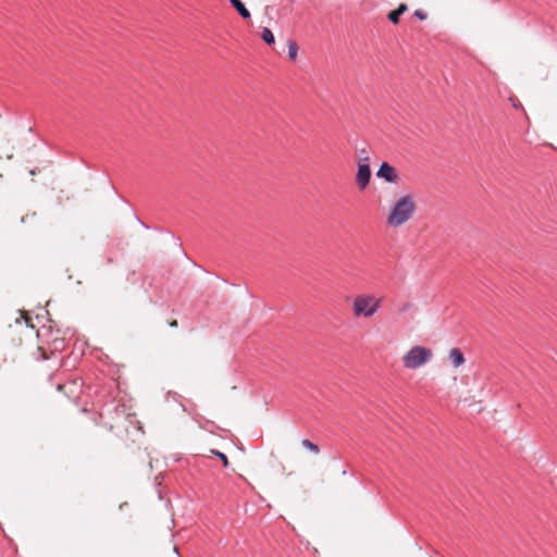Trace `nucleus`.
I'll return each mask as SVG.
<instances>
[{
    "instance_id": "obj_15",
    "label": "nucleus",
    "mask_w": 557,
    "mask_h": 557,
    "mask_svg": "<svg viewBox=\"0 0 557 557\" xmlns=\"http://www.w3.org/2000/svg\"><path fill=\"white\" fill-rule=\"evenodd\" d=\"M407 10H408V7L405 3L399 4L398 8L396 9V11L399 12V14H403Z\"/></svg>"
},
{
    "instance_id": "obj_8",
    "label": "nucleus",
    "mask_w": 557,
    "mask_h": 557,
    "mask_svg": "<svg viewBox=\"0 0 557 557\" xmlns=\"http://www.w3.org/2000/svg\"><path fill=\"white\" fill-rule=\"evenodd\" d=\"M298 45L295 40H288L287 41V52H288V58L293 61L296 60L297 58V54H298Z\"/></svg>"
},
{
    "instance_id": "obj_12",
    "label": "nucleus",
    "mask_w": 557,
    "mask_h": 557,
    "mask_svg": "<svg viewBox=\"0 0 557 557\" xmlns=\"http://www.w3.org/2000/svg\"><path fill=\"white\" fill-rule=\"evenodd\" d=\"M401 14H399V12H397L396 10L394 11H391L387 15V18L393 23V24H397L398 21H399V17H400Z\"/></svg>"
},
{
    "instance_id": "obj_9",
    "label": "nucleus",
    "mask_w": 557,
    "mask_h": 557,
    "mask_svg": "<svg viewBox=\"0 0 557 557\" xmlns=\"http://www.w3.org/2000/svg\"><path fill=\"white\" fill-rule=\"evenodd\" d=\"M301 446L309 450L310 453H312L313 455H319L320 454V448L317 444H314L313 442H311L310 440L308 438H304L301 441Z\"/></svg>"
},
{
    "instance_id": "obj_2",
    "label": "nucleus",
    "mask_w": 557,
    "mask_h": 557,
    "mask_svg": "<svg viewBox=\"0 0 557 557\" xmlns=\"http://www.w3.org/2000/svg\"><path fill=\"white\" fill-rule=\"evenodd\" d=\"M383 297L374 294H359L351 301V311L355 318L371 319L382 309Z\"/></svg>"
},
{
    "instance_id": "obj_7",
    "label": "nucleus",
    "mask_w": 557,
    "mask_h": 557,
    "mask_svg": "<svg viewBox=\"0 0 557 557\" xmlns=\"http://www.w3.org/2000/svg\"><path fill=\"white\" fill-rule=\"evenodd\" d=\"M233 8L238 12V14L245 18H250L251 14L249 10L245 7V4L240 0H228Z\"/></svg>"
},
{
    "instance_id": "obj_3",
    "label": "nucleus",
    "mask_w": 557,
    "mask_h": 557,
    "mask_svg": "<svg viewBox=\"0 0 557 557\" xmlns=\"http://www.w3.org/2000/svg\"><path fill=\"white\" fill-rule=\"evenodd\" d=\"M433 358V351L421 345L411 346L401 357L403 367L406 370H417L426 364Z\"/></svg>"
},
{
    "instance_id": "obj_6",
    "label": "nucleus",
    "mask_w": 557,
    "mask_h": 557,
    "mask_svg": "<svg viewBox=\"0 0 557 557\" xmlns=\"http://www.w3.org/2000/svg\"><path fill=\"white\" fill-rule=\"evenodd\" d=\"M448 359L454 369H458L466 363L463 352L459 348H451L448 350Z\"/></svg>"
},
{
    "instance_id": "obj_14",
    "label": "nucleus",
    "mask_w": 557,
    "mask_h": 557,
    "mask_svg": "<svg viewBox=\"0 0 557 557\" xmlns=\"http://www.w3.org/2000/svg\"><path fill=\"white\" fill-rule=\"evenodd\" d=\"M414 15L417 18H419L420 21H423L426 18V13L423 12L422 10H416L414 12Z\"/></svg>"
},
{
    "instance_id": "obj_10",
    "label": "nucleus",
    "mask_w": 557,
    "mask_h": 557,
    "mask_svg": "<svg viewBox=\"0 0 557 557\" xmlns=\"http://www.w3.org/2000/svg\"><path fill=\"white\" fill-rule=\"evenodd\" d=\"M261 38L267 45H273L275 42L274 35L269 27L262 28Z\"/></svg>"
},
{
    "instance_id": "obj_1",
    "label": "nucleus",
    "mask_w": 557,
    "mask_h": 557,
    "mask_svg": "<svg viewBox=\"0 0 557 557\" xmlns=\"http://www.w3.org/2000/svg\"><path fill=\"white\" fill-rule=\"evenodd\" d=\"M416 210L417 206L413 196L410 193L401 194L392 203L386 223L392 228L400 227L413 218Z\"/></svg>"
},
{
    "instance_id": "obj_4",
    "label": "nucleus",
    "mask_w": 557,
    "mask_h": 557,
    "mask_svg": "<svg viewBox=\"0 0 557 557\" xmlns=\"http://www.w3.org/2000/svg\"><path fill=\"white\" fill-rule=\"evenodd\" d=\"M357 173H356V184L360 190H364L371 181V168H370V158L367 156L366 149L360 150V157L357 161Z\"/></svg>"
},
{
    "instance_id": "obj_16",
    "label": "nucleus",
    "mask_w": 557,
    "mask_h": 557,
    "mask_svg": "<svg viewBox=\"0 0 557 557\" xmlns=\"http://www.w3.org/2000/svg\"><path fill=\"white\" fill-rule=\"evenodd\" d=\"M170 325H171L172 327H175V326H177V322H176V321H173Z\"/></svg>"
},
{
    "instance_id": "obj_5",
    "label": "nucleus",
    "mask_w": 557,
    "mask_h": 557,
    "mask_svg": "<svg viewBox=\"0 0 557 557\" xmlns=\"http://www.w3.org/2000/svg\"><path fill=\"white\" fill-rule=\"evenodd\" d=\"M377 178L383 180L387 184H398L400 181L399 173L388 162H382L375 172Z\"/></svg>"
},
{
    "instance_id": "obj_11",
    "label": "nucleus",
    "mask_w": 557,
    "mask_h": 557,
    "mask_svg": "<svg viewBox=\"0 0 557 557\" xmlns=\"http://www.w3.org/2000/svg\"><path fill=\"white\" fill-rule=\"evenodd\" d=\"M212 454L215 455L223 462V466L225 468L228 467V459L224 453L219 450H212Z\"/></svg>"
},
{
    "instance_id": "obj_13",
    "label": "nucleus",
    "mask_w": 557,
    "mask_h": 557,
    "mask_svg": "<svg viewBox=\"0 0 557 557\" xmlns=\"http://www.w3.org/2000/svg\"><path fill=\"white\" fill-rule=\"evenodd\" d=\"M413 308V304L410 302V301H406L404 302L399 308H398V312L401 314V313H405L406 311L408 310H411Z\"/></svg>"
}]
</instances>
